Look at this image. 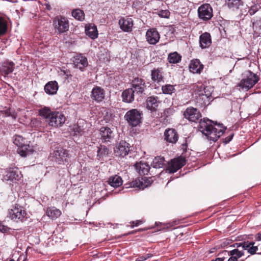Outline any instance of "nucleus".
Masks as SVG:
<instances>
[{"mask_svg": "<svg viewBox=\"0 0 261 261\" xmlns=\"http://www.w3.org/2000/svg\"><path fill=\"white\" fill-rule=\"evenodd\" d=\"M184 116L189 121L193 122H199L198 129L206 137L208 140L216 142L226 129L222 124L214 123L207 118L201 119V114L196 108L189 107L184 112Z\"/></svg>", "mask_w": 261, "mask_h": 261, "instance_id": "nucleus-1", "label": "nucleus"}, {"mask_svg": "<svg viewBox=\"0 0 261 261\" xmlns=\"http://www.w3.org/2000/svg\"><path fill=\"white\" fill-rule=\"evenodd\" d=\"M40 116L47 120L48 124L53 127L61 126L66 121L65 115L58 111H52L48 107H44L38 110Z\"/></svg>", "mask_w": 261, "mask_h": 261, "instance_id": "nucleus-2", "label": "nucleus"}, {"mask_svg": "<svg viewBox=\"0 0 261 261\" xmlns=\"http://www.w3.org/2000/svg\"><path fill=\"white\" fill-rule=\"evenodd\" d=\"M259 80V77L250 70L246 71L242 74V79L238 86L246 91L252 88Z\"/></svg>", "mask_w": 261, "mask_h": 261, "instance_id": "nucleus-3", "label": "nucleus"}, {"mask_svg": "<svg viewBox=\"0 0 261 261\" xmlns=\"http://www.w3.org/2000/svg\"><path fill=\"white\" fill-rule=\"evenodd\" d=\"M8 216L15 221L22 222L27 218V213L23 206L16 203L9 210Z\"/></svg>", "mask_w": 261, "mask_h": 261, "instance_id": "nucleus-4", "label": "nucleus"}, {"mask_svg": "<svg viewBox=\"0 0 261 261\" xmlns=\"http://www.w3.org/2000/svg\"><path fill=\"white\" fill-rule=\"evenodd\" d=\"M142 113L136 109L128 111L124 116L125 120L126 121L129 126L135 127L142 122Z\"/></svg>", "mask_w": 261, "mask_h": 261, "instance_id": "nucleus-5", "label": "nucleus"}, {"mask_svg": "<svg viewBox=\"0 0 261 261\" xmlns=\"http://www.w3.org/2000/svg\"><path fill=\"white\" fill-rule=\"evenodd\" d=\"M131 146L125 141H121L114 148V153L115 156L123 158L128 155L131 151Z\"/></svg>", "mask_w": 261, "mask_h": 261, "instance_id": "nucleus-6", "label": "nucleus"}, {"mask_svg": "<svg viewBox=\"0 0 261 261\" xmlns=\"http://www.w3.org/2000/svg\"><path fill=\"white\" fill-rule=\"evenodd\" d=\"M50 154L52 160L58 164H64L67 162L68 151L63 148H56Z\"/></svg>", "mask_w": 261, "mask_h": 261, "instance_id": "nucleus-7", "label": "nucleus"}, {"mask_svg": "<svg viewBox=\"0 0 261 261\" xmlns=\"http://www.w3.org/2000/svg\"><path fill=\"white\" fill-rule=\"evenodd\" d=\"M53 24L59 33H63L69 30V22L67 19L61 16H58L54 20Z\"/></svg>", "mask_w": 261, "mask_h": 261, "instance_id": "nucleus-8", "label": "nucleus"}, {"mask_svg": "<svg viewBox=\"0 0 261 261\" xmlns=\"http://www.w3.org/2000/svg\"><path fill=\"white\" fill-rule=\"evenodd\" d=\"M198 15L200 19L206 21L211 19L213 16V9L208 4L201 5L198 9Z\"/></svg>", "mask_w": 261, "mask_h": 261, "instance_id": "nucleus-9", "label": "nucleus"}, {"mask_svg": "<svg viewBox=\"0 0 261 261\" xmlns=\"http://www.w3.org/2000/svg\"><path fill=\"white\" fill-rule=\"evenodd\" d=\"M22 177L20 172L17 168L8 169L3 175V180L7 181L16 182Z\"/></svg>", "mask_w": 261, "mask_h": 261, "instance_id": "nucleus-10", "label": "nucleus"}, {"mask_svg": "<svg viewBox=\"0 0 261 261\" xmlns=\"http://www.w3.org/2000/svg\"><path fill=\"white\" fill-rule=\"evenodd\" d=\"M100 140L102 143H111L114 138L113 131L108 127L102 126L99 129Z\"/></svg>", "mask_w": 261, "mask_h": 261, "instance_id": "nucleus-11", "label": "nucleus"}, {"mask_svg": "<svg viewBox=\"0 0 261 261\" xmlns=\"http://www.w3.org/2000/svg\"><path fill=\"white\" fill-rule=\"evenodd\" d=\"M186 164V160L184 159H174L168 163V167L166 169L169 173H173L182 168Z\"/></svg>", "mask_w": 261, "mask_h": 261, "instance_id": "nucleus-12", "label": "nucleus"}, {"mask_svg": "<svg viewBox=\"0 0 261 261\" xmlns=\"http://www.w3.org/2000/svg\"><path fill=\"white\" fill-rule=\"evenodd\" d=\"M87 123L83 120H79L76 124L71 126V130L73 133V136H83L86 134Z\"/></svg>", "mask_w": 261, "mask_h": 261, "instance_id": "nucleus-13", "label": "nucleus"}, {"mask_svg": "<svg viewBox=\"0 0 261 261\" xmlns=\"http://www.w3.org/2000/svg\"><path fill=\"white\" fill-rule=\"evenodd\" d=\"M132 85L133 90L137 94H142L146 89L145 81L139 77H135L132 82Z\"/></svg>", "mask_w": 261, "mask_h": 261, "instance_id": "nucleus-14", "label": "nucleus"}, {"mask_svg": "<svg viewBox=\"0 0 261 261\" xmlns=\"http://www.w3.org/2000/svg\"><path fill=\"white\" fill-rule=\"evenodd\" d=\"M105 90L99 86H95L92 90L91 97L97 103L102 101L105 98Z\"/></svg>", "mask_w": 261, "mask_h": 261, "instance_id": "nucleus-15", "label": "nucleus"}, {"mask_svg": "<svg viewBox=\"0 0 261 261\" xmlns=\"http://www.w3.org/2000/svg\"><path fill=\"white\" fill-rule=\"evenodd\" d=\"M73 64L75 67L83 71L88 65L87 59L81 54L77 55L73 58Z\"/></svg>", "mask_w": 261, "mask_h": 261, "instance_id": "nucleus-16", "label": "nucleus"}, {"mask_svg": "<svg viewBox=\"0 0 261 261\" xmlns=\"http://www.w3.org/2000/svg\"><path fill=\"white\" fill-rule=\"evenodd\" d=\"M165 140L169 143L175 144L178 141V135L174 128H168L165 130L164 134Z\"/></svg>", "mask_w": 261, "mask_h": 261, "instance_id": "nucleus-17", "label": "nucleus"}, {"mask_svg": "<svg viewBox=\"0 0 261 261\" xmlns=\"http://www.w3.org/2000/svg\"><path fill=\"white\" fill-rule=\"evenodd\" d=\"M146 37L148 43L154 45L159 41L160 35L155 29H150L146 32Z\"/></svg>", "mask_w": 261, "mask_h": 261, "instance_id": "nucleus-18", "label": "nucleus"}, {"mask_svg": "<svg viewBox=\"0 0 261 261\" xmlns=\"http://www.w3.org/2000/svg\"><path fill=\"white\" fill-rule=\"evenodd\" d=\"M159 102L160 101L158 96H149L146 100V108L150 111H155Z\"/></svg>", "mask_w": 261, "mask_h": 261, "instance_id": "nucleus-19", "label": "nucleus"}, {"mask_svg": "<svg viewBox=\"0 0 261 261\" xmlns=\"http://www.w3.org/2000/svg\"><path fill=\"white\" fill-rule=\"evenodd\" d=\"M119 24L122 30L124 32H130L133 25L132 18H121L119 21Z\"/></svg>", "mask_w": 261, "mask_h": 261, "instance_id": "nucleus-20", "label": "nucleus"}, {"mask_svg": "<svg viewBox=\"0 0 261 261\" xmlns=\"http://www.w3.org/2000/svg\"><path fill=\"white\" fill-rule=\"evenodd\" d=\"M212 43L210 34L207 32L202 34L199 37L200 46L202 48H206L210 46Z\"/></svg>", "mask_w": 261, "mask_h": 261, "instance_id": "nucleus-21", "label": "nucleus"}, {"mask_svg": "<svg viewBox=\"0 0 261 261\" xmlns=\"http://www.w3.org/2000/svg\"><path fill=\"white\" fill-rule=\"evenodd\" d=\"M151 80L154 83L159 84L163 81L162 68H154L151 71Z\"/></svg>", "mask_w": 261, "mask_h": 261, "instance_id": "nucleus-22", "label": "nucleus"}, {"mask_svg": "<svg viewBox=\"0 0 261 261\" xmlns=\"http://www.w3.org/2000/svg\"><path fill=\"white\" fill-rule=\"evenodd\" d=\"M190 71L193 73H200L203 69V65L198 59L191 61L189 65Z\"/></svg>", "mask_w": 261, "mask_h": 261, "instance_id": "nucleus-23", "label": "nucleus"}, {"mask_svg": "<svg viewBox=\"0 0 261 261\" xmlns=\"http://www.w3.org/2000/svg\"><path fill=\"white\" fill-rule=\"evenodd\" d=\"M17 151L21 156L25 157L27 155L32 154L34 151V149L32 146L24 144L21 147L18 148Z\"/></svg>", "mask_w": 261, "mask_h": 261, "instance_id": "nucleus-24", "label": "nucleus"}, {"mask_svg": "<svg viewBox=\"0 0 261 261\" xmlns=\"http://www.w3.org/2000/svg\"><path fill=\"white\" fill-rule=\"evenodd\" d=\"M58 88V84L56 81H50L45 85L44 91L49 95H54L57 93Z\"/></svg>", "mask_w": 261, "mask_h": 261, "instance_id": "nucleus-25", "label": "nucleus"}, {"mask_svg": "<svg viewBox=\"0 0 261 261\" xmlns=\"http://www.w3.org/2000/svg\"><path fill=\"white\" fill-rule=\"evenodd\" d=\"M135 93L133 88H128L123 91L122 94L123 101L127 103H130L133 101Z\"/></svg>", "mask_w": 261, "mask_h": 261, "instance_id": "nucleus-26", "label": "nucleus"}, {"mask_svg": "<svg viewBox=\"0 0 261 261\" xmlns=\"http://www.w3.org/2000/svg\"><path fill=\"white\" fill-rule=\"evenodd\" d=\"M135 167L140 175L147 174L150 169V167L148 163H143L142 162L136 163L135 165Z\"/></svg>", "mask_w": 261, "mask_h": 261, "instance_id": "nucleus-27", "label": "nucleus"}, {"mask_svg": "<svg viewBox=\"0 0 261 261\" xmlns=\"http://www.w3.org/2000/svg\"><path fill=\"white\" fill-rule=\"evenodd\" d=\"M46 215L51 219H56L61 215L60 210L54 206L49 207L46 212Z\"/></svg>", "mask_w": 261, "mask_h": 261, "instance_id": "nucleus-28", "label": "nucleus"}, {"mask_svg": "<svg viewBox=\"0 0 261 261\" xmlns=\"http://www.w3.org/2000/svg\"><path fill=\"white\" fill-rule=\"evenodd\" d=\"M108 182L111 186L114 188H117L122 184L121 177L117 175L110 176Z\"/></svg>", "mask_w": 261, "mask_h": 261, "instance_id": "nucleus-29", "label": "nucleus"}, {"mask_svg": "<svg viewBox=\"0 0 261 261\" xmlns=\"http://www.w3.org/2000/svg\"><path fill=\"white\" fill-rule=\"evenodd\" d=\"M109 153V150L106 146L100 145L98 147L97 151V157L98 160H100L104 157H106Z\"/></svg>", "mask_w": 261, "mask_h": 261, "instance_id": "nucleus-30", "label": "nucleus"}, {"mask_svg": "<svg viewBox=\"0 0 261 261\" xmlns=\"http://www.w3.org/2000/svg\"><path fill=\"white\" fill-rule=\"evenodd\" d=\"M228 7L233 10H238L243 5L242 0H225Z\"/></svg>", "mask_w": 261, "mask_h": 261, "instance_id": "nucleus-31", "label": "nucleus"}, {"mask_svg": "<svg viewBox=\"0 0 261 261\" xmlns=\"http://www.w3.org/2000/svg\"><path fill=\"white\" fill-rule=\"evenodd\" d=\"M14 64L13 62L5 63L2 65L1 71L5 75L12 73L14 70Z\"/></svg>", "mask_w": 261, "mask_h": 261, "instance_id": "nucleus-32", "label": "nucleus"}, {"mask_svg": "<svg viewBox=\"0 0 261 261\" xmlns=\"http://www.w3.org/2000/svg\"><path fill=\"white\" fill-rule=\"evenodd\" d=\"M181 59V56L176 51L170 53L168 56V60L170 63H178Z\"/></svg>", "mask_w": 261, "mask_h": 261, "instance_id": "nucleus-33", "label": "nucleus"}, {"mask_svg": "<svg viewBox=\"0 0 261 261\" xmlns=\"http://www.w3.org/2000/svg\"><path fill=\"white\" fill-rule=\"evenodd\" d=\"M165 159L163 157L157 156L153 159L151 166L154 168H163L165 165Z\"/></svg>", "mask_w": 261, "mask_h": 261, "instance_id": "nucleus-34", "label": "nucleus"}, {"mask_svg": "<svg viewBox=\"0 0 261 261\" xmlns=\"http://www.w3.org/2000/svg\"><path fill=\"white\" fill-rule=\"evenodd\" d=\"M8 31V23L5 19L0 17V37L4 36Z\"/></svg>", "mask_w": 261, "mask_h": 261, "instance_id": "nucleus-35", "label": "nucleus"}, {"mask_svg": "<svg viewBox=\"0 0 261 261\" xmlns=\"http://www.w3.org/2000/svg\"><path fill=\"white\" fill-rule=\"evenodd\" d=\"M86 33L87 36L93 39L97 38L98 35L97 28L95 26L88 27L86 29Z\"/></svg>", "mask_w": 261, "mask_h": 261, "instance_id": "nucleus-36", "label": "nucleus"}, {"mask_svg": "<svg viewBox=\"0 0 261 261\" xmlns=\"http://www.w3.org/2000/svg\"><path fill=\"white\" fill-rule=\"evenodd\" d=\"M253 20V29L256 33L260 34V32L261 31V18L259 17H256L254 18Z\"/></svg>", "mask_w": 261, "mask_h": 261, "instance_id": "nucleus-37", "label": "nucleus"}, {"mask_svg": "<svg viewBox=\"0 0 261 261\" xmlns=\"http://www.w3.org/2000/svg\"><path fill=\"white\" fill-rule=\"evenodd\" d=\"M71 14L72 16L78 20L82 21L85 18V14L84 11L79 9L73 10Z\"/></svg>", "mask_w": 261, "mask_h": 261, "instance_id": "nucleus-38", "label": "nucleus"}, {"mask_svg": "<svg viewBox=\"0 0 261 261\" xmlns=\"http://www.w3.org/2000/svg\"><path fill=\"white\" fill-rule=\"evenodd\" d=\"M13 143L19 148L25 144V139L20 135H15L14 136Z\"/></svg>", "mask_w": 261, "mask_h": 261, "instance_id": "nucleus-39", "label": "nucleus"}, {"mask_svg": "<svg viewBox=\"0 0 261 261\" xmlns=\"http://www.w3.org/2000/svg\"><path fill=\"white\" fill-rule=\"evenodd\" d=\"M163 93L166 94H171L173 93L175 89L172 85L167 84L162 87Z\"/></svg>", "mask_w": 261, "mask_h": 261, "instance_id": "nucleus-40", "label": "nucleus"}, {"mask_svg": "<svg viewBox=\"0 0 261 261\" xmlns=\"http://www.w3.org/2000/svg\"><path fill=\"white\" fill-rule=\"evenodd\" d=\"M205 87L202 84H197L193 86V89L196 94H198L199 96L203 94V91Z\"/></svg>", "mask_w": 261, "mask_h": 261, "instance_id": "nucleus-41", "label": "nucleus"}, {"mask_svg": "<svg viewBox=\"0 0 261 261\" xmlns=\"http://www.w3.org/2000/svg\"><path fill=\"white\" fill-rule=\"evenodd\" d=\"M30 124L32 127H34L35 129H40L43 127L42 121L37 118L32 119Z\"/></svg>", "mask_w": 261, "mask_h": 261, "instance_id": "nucleus-42", "label": "nucleus"}, {"mask_svg": "<svg viewBox=\"0 0 261 261\" xmlns=\"http://www.w3.org/2000/svg\"><path fill=\"white\" fill-rule=\"evenodd\" d=\"M244 252L242 251H239L238 249H234L228 253V254L231 256L236 255V257L238 258L241 257L243 255H244Z\"/></svg>", "mask_w": 261, "mask_h": 261, "instance_id": "nucleus-43", "label": "nucleus"}, {"mask_svg": "<svg viewBox=\"0 0 261 261\" xmlns=\"http://www.w3.org/2000/svg\"><path fill=\"white\" fill-rule=\"evenodd\" d=\"M158 15L162 18H168L170 16V12L168 10H160L157 12Z\"/></svg>", "mask_w": 261, "mask_h": 261, "instance_id": "nucleus-44", "label": "nucleus"}, {"mask_svg": "<svg viewBox=\"0 0 261 261\" xmlns=\"http://www.w3.org/2000/svg\"><path fill=\"white\" fill-rule=\"evenodd\" d=\"M130 186L132 187H137L139 188L140 189L144 188L143 181H141L140 179H136L135 180L133 181L130 183Z\"/></svg>", "mask_w": 261, "mask_h": 261, "instance_id": "nucleus-45", "label": "nucleus"}, {"mask_svg": "<svg viewBox=\"0 0 261 261\" xmlns=\"http://www.w3.org/2000/svg\"><path fill=\"white\" fill-rule=\"evenodd\" d=\"M173 113V109L172 108H169L164 110L163 113H162V116H164L165 118H166L172 115Z\"/></svg>", "mask_w": 261, "mask_h": 261, "instance_id": "nucleus-46", "label": "nucleus"}, {"mask_svg": "<svg viewBox=\"0 0 261 261\" xmlns=\"http://www.w3.org/2000/svg\"><path fill=\"white\" fill-rule=\"evenodd\" d=\"M204 97L210 100L211 98V91H207L206 88L205 87L204 90L203 91V94L201 95L200 97H201L202 99H204Z\"/></svg>", "mask_w": 261, "mask_h": 261, "instance_id": "nucleus-47", "label": "nucleus"}, {"mask_svg": "<svg viewBox=\"0 0 261 261\" xmlns=\"http://www.w3.org/2000/svg\"><path fill=\"white\" fill-rule=\"evenodd\" d=\"M254 242H249V241L244 242L242 243V244H241V247L243 248V249L244 250H248V248L250 246H253V245H254Z\"/></svg>", "mask_w": 261, "mask_h": 261, "instance_id": "nucleus-48", "label": "nucleus"}, {"mask_svg": "<svg viewBox=\"0 0 261 261\" xmlns=\"http://www.w3.org/2000/svg\"><path fill=\"white\" fill-rule=\"evenodd\" d=\"M258 250L257 246H250L248 249V252L253 255Z\"/></svg>", "mask_w": 261, "mask_h": 261, "instance_id": "nucleus-49", "label": "nucleus"}, {"mask_svg": "<svg viewBox=\"0 0 261 261\" xmlns=\"http://www.w3.org/2000/svg\"><path fill=\"white\" fill-rule=\"evenodd\" d=\"M258 11V8L257 6L254 5L250 7V8L249 9L248 13L250 15H254L257 11Z\"/></svg>", "mask_w": 261, "mask_h": 261, "instance_id": "nucleus-50", "label": "nucleus"}, {"mask_svg": "<svg viewBox=\"0 0 261 261\" xmlns=\"http://www.w3.org/2000/svg\"><path fill=\"white\" fill-rule=\"evenodd\" d=\"M9 230V228L4 225L1 222H0V232L6 233Z\"/></svg>", "mask_w": 261, "mask_h": 261, "instance_id": "nucleus-51", "label": "nucleus"}, {"mask_svg": "<svg viewBox=\"0 0 261 261\" xmlns=\"http://www.w3.org/2000/svg\"><path fill=\"white\" fill-rule=\"evenodd\" d=\"M233 137V134H231L230 135H229L228 137H226L223 141V142L225 144H227L229 143L232 139Z\"/></svg>", "mask_w": 261, "mask_h": 261, "instance_id": "nucleus-52", "label": "nucleus"}, {"mask_svg": "<svg viewBox=\"0 0 261 261\" xmlns=\"http://www.w3.org/2000/svg\"><path fill=\"white\" fill-rule=\"evenodd\" d=\"M132 223L135 224L132 226V227H133L134 226H137L140 225L142 223V221L141 220H137L136 222L134 221H133L132 222Z\"/></svg>", "mask_w": 261, "mask_h": 261, "instance_id": "nucleus-53", "label": "nucleus"}, {"mask_svg": "<svg viewBox=\"0 0 261 261\" xmlns=\"http://www.w3.org/2000/svg\"><path fill=\"white\" fill-rule=\"evenodd\" d=\"M238 257H236V256H231L227 261H238Z\"/></svg>", "mask_w": 261, "mask_h": 261, "instance_id": "nucleus-54", "label": "nucleus"}, {"mask_svg": "<svg viewBox=\"0 0 261 261\" xmlns=\"http://www.w3.org/2000/svg\"><path fill=\"white\" fill-rule=\"evenodd\" d=\"M146 260L145 256L144 255L141 256L139 257L136 261H144Z\"/></svg>", "mask_w": 261, "mask_h": 261, "instance_id": "nucleus-55", "label": "nucleus"}, {"mask_svg": "<svg viewBox=\"0 0 261 261\" xmlns=\"http://www.w3.org/2000/svg\"><path fill=\"white\" fill-rule=\"evenodd\" d=\"M181 147L184 151H186L187 148V144L186 143L182 144Z\"/></svg>", "mask_w": 261, "mask_h": 261, "instance_id": "nucleus-56", "label": "nucleus"}, {"mask_svg": "<svg viewBox=\"0 0 261 261\" xmlns=\"http://www.w3.org/2000/svg\"><path fill=\"white\" fill-rule=\"evenodd\" d=\"M256 239L258 241H261V232H258V233L256 234Z\"/></svg>", "mask_w": 261, "mask_h": 261, "instance_id": "nucleus-57", "label": "nucleus"}, {"mask_svg": "<svg viewBox=\"0 0 261 261\" xmlns=\"http://www.w3.org/2000/svg\"><path fill=\"white\" fill-rule=\"evenodd\" d=\"M224 257H218L216 258L215 259H213L211 261H224Z\"/></svg>", "mask_w": 261, "mask_h": 261, "instance_id": "nucleus-58", "label": "nucleus"}, {"mask_svg": "<svg viewBox=\"0 0 261 261\" xmlns=\"http://www.w3.org/2000/svg\"><path fill=\"white\" fill-rule=\"evenodd\" d=\"M144 256H145L146 259H147V258L151 257L152 256V255L151 254L148 253Z\"/></svg>", "mask_w": 261, "mask_h": 261, "instance_id": "nucleus-59", "label": "nucleus"}, {"mask_svg": "<svg viewBox=\"0 0 261 261\" xmlns=\"http://www.w3.org/2000/svg\"><path fill=\"white\" fill-rule=\"evenodd\" d=\"M241 244H242V243H236L237 247H241Z\"/></svg>", "mask_w": 261, "mask_h": 261, "instance_id": "nucleus-60", "label": "nucleus"}]
</instances>
